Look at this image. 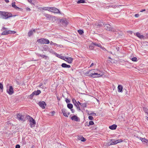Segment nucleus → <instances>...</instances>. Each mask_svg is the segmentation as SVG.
<instances>
[{"mask_svg":"<svg viewBox=\"0 0 148 148\" xmlns=\"http://www.w3.org/2000/svg\"><path fill=\"white\" fill-rule=\"evenodd\" d=\"M104 75L103 72L96 69L91 70L87 71L86 75L93 78L99 77Z\"/></svg>","mask_w":148,"mask_h":148,"instance_id":"f257e3e1","label":"nucleus"},{"mask_svg":"<svg viewBox=\"0 0 148 148\" xmlns=\"http://www.w3.org/2000/svg\"><path fill=\"white\" fill-rule=\"evenodd\" d=\"M16 15L12 16V14L8 12L0 11V18L3 19H7L8 18L15 16Z\"/></svg>","mask_w":148,"mask_h":148,"instance_id":"f03ea898","label":"nucleus"},{"mask_svg":"<svg viewBox=\"0 0 148 148\" xmlns=\"http://www.w3.org/2000/svg\"><path fill=\"white\" fill-rule=\"evenodd\" d=\"M122 141L123 140L121 139L116 140L112 139L110 141V143H108V145H116L118 143L122 142Z\"/></svg>","mask_w":148,"mask_h":148,"instance_id":"7ed1b4c3","label":"nucleus"},{"mask_svg":"<svg viewBox=\"0 0 148 148\" xmlns=\"http://www.w3.org/2000/svg\"><path fill=\"white\" fill-rule=\"evenodd\" d=\"M27 117L29 118V121L30 123V125L31 127L32 128L34 127L36 124V122L35 120L29 116H27Z\"/></svg>","mask_w":148,"mask_h":148,"instance_id":"20e7f679","label":"nucleus"},{"mask_svg":"<svg viewBox=\"0 0 148 148\" xmlns=\"http://www.w3.org/2000/svg\"><path fill=\"white\" fill-rule=\"evenodd\" d=\"M38 42L41 44H48L50 42L49 40L46 38H41L38 40Z\"/></svg>","mask_w":148,"mask_h":148,"instance_id":"39448f33","label":"nucleus"},{"mask_svg":"<svg viewBox=\"0 0 148 148\" xmlns=\"http://www.w3.org/2000/svg\"><path fill=\"white\" fill-rule=\"evenodd\" d=\"M104 27L107 30L111 31L113 32H116V30L111 27V26L109 25L106 24Z\"/></svg>","mask_w":148,"mask_h":148,"instance_id":"423d86ee","label":"nucleus"},{"mask_svg":"<svg viewBox=\"0 0 148 148\" xmlns=\"http://www.w3.org/2000/svg\"><path fill=\"white\" fill-rule=\"evenodd\" d=\"M136 138L139 139L144 144H145L147 145L148 146V140L145 138L139 137L138 136H136Z\"/></svg>","mask_w":148,"mask_h":148,"instance_id":"0eeeda50","label":"nucleus"},{"mask_svg":"<svg viewBox=\"0 0 148 148\" xmlns=\"http://www.w3.org/2000/svg\"><path fill=\"white\" fill-rule=\"evenodd\" d=\"M16 32L14 31H5L3 32L1 34V35H4L8 34L10 33L15 34Z\"/></svg>","mask_w":148,"mask_h":148,"instance_id":"6e6552de","label":"nucleus"},{"mask_svg":"<svg viewBox=\"0 0 148 148\" xmlns=\"http://www.w3.org/2000/svg\"><path fill=\"white\" fill-rule=\"evenodd\" d=\"M17 117L18 119L20 121H24L25 120L24 116L21 115V114H18L17 115Z\"/></svg>","mask_w":148,"mask_h":148,"instance_id":"1a4fd4ad","label":"nucleus"},{"mask_svg":"<svg viewBox=\"0 0 148 148\" xmlns=\"http://www.w3.org/2000/svg\"><path fill=\"white\" fill-rule=\"evenodd\" d=\"M72 101L74 105L77 107L78 110L80 111L81 110L80 108L78 105V103L77 102L76 100L74 99H72Z\"/></svg>","mask_w":148,"mask_h":148,"instance_id":"9d476101","label":"nucleus"},{"mask_svg":"<svg viewBox=\"0 0 148 148\" xmlns=\"http://www.w3.org/2000/svg\"><path fill=\"white\" fill-rule=\"evenodd\" d=\"M7 91L9 95H12L14 92L12 87L11 86H10L9 88L7 89Z\"/></svg>","mask_w":148,"mask_h":148,"instance_id":"9b49d317","label":"nucleus"},{"mask_svg":"<svg viewBox=\"0 0 148 148\" xmlns=\"http://www.w3.org/2000/svg\"><path fill=\"white\" fill-rule=\"evenodd\" d=\"M64 60L67 62L69 63H71L73 62V59L71 57H65Z\"/></svg>","mask_w":148,"mask_h":148,"instance_id":"f8f14e48","label":"nucleus"},{"mask_svg":"<svg viewBox=\"0 0 148 148\" xmlns=\"http://www.w3.org/2000/svg\"><path fill=\"white\" fill-rule=\"evenodd\" d=\"M38 104L42 109H44L45 108V106H46V104L44 101L39 102L38 103Z\"/></svg>","mask_w":148,"mask_h":148,"instance_id":"ddd939ff","label":"nucleus"},{"mask_svg":"<svg viewBox=\"0 0 148 148\" xmlns=\"http://www.w3.org/2000/svg\"><path fill=\"white\" fill-rule=\"evenodd\" d=\"M104 25V24L102 22H100L97 23H96L95 25V26L97 28H100L103 25Z\"/></svg>","mask_w":148,"mask_h":148,"instance_id":"4468645a","label":"nucleus"},{"mask_svg":"<svg viewBox=\"0 0 148 148\" xmlns=\"http://www.w3.org/2000/svg\"><path fill=\"white\" fill-rule=\"evenodd\" d=\"M62 113L64 116L68 117V116L69 114V112H67L66 110L64 109H63L62 110Z\"/></svg>","mask_w":148,"mask_h":148,"instance_id":"2eb2a0df","label":"nucleus"},{"mask_svg":"<svg viewBox=\"0 0 148 148\" xmlns=\"http://www.w3.org/2000/svg\"><path fill=\"white\" fill-rule=\"evenodd\" d=\"M51 12H53L54 13H60V14H61V13L59 10L55 8L52 7V8Z\"/></svg>","mask_w":148,"mask_h":148,"instance_id":"dca6fc26","label":"nucleus"},{"mask_svg":"<svg viewBox=\"0 0 148 148\" xmlns=\"http://www.w3.org/2000/svg\"><path fill=\"white\" fill-rule=\"evenodd\" d=\"M71 119L72 120L76 121H79V119L78 117L75 115H74L72 116Z\"/></svg>","mask_w":148,"mask_h":148,"instance_id":"f3484780","label":"nucleus"},{"mask_svg":"<svg viewBox=\"0 0 148 148\" xmlns=\"http://www.w3.org/2000/svg\"><path fill=\"white\" fill-rule=\"evenodd\" d=\"M36 32L35 29H34L33 30H31L28 32V35L29 36H32L34 33H35Z\"/></svg>","mask_w":148,"mask_h":148,"instance_id":"a211bd4d","label":"nucleus"},{"mask_svg":"<svg viewBox=\"0 0 148 148\" xmlns=\"http://www.w3.org/2000/svg\"><path fill=\"white\" fill-rule=\"evenodd\" d=\"M77 139L79 140H81L82 141L84 142L86 141V139L84 137L81 136H78Z\"/></svg>","mask_w":148,"mask_h":148,"instance_id":"6ab92c4d","label":"nucleus"},{"mask_svg":"<svg viewBox=\"0 0 148 148\" xmlns=\"http://www.w3.org/2000/svg\"><path fill=\"white\" fill-rule=\"evenodd\" d=\"M136 36L140 39L143 38L144 37V36L143 35H141L139 32H137L136 33Z\"/></svg>","mask_w":148,"mask_h":148,"instance_id":"aec40b11","label":"nucleus"},{"mask_svg":"<svg viewBox=\"0 0 148 148\" xmlns=\"http://www.w3.org/2000/svg\"><path fill=\"white\" fill-rule=\"evenodd\" d=\"M62 66L63 68H69L71 67V66L67 65L65 63H62L61 65Z\"/></svg>","mask_w":148,"mask_h":148,"instance_id":"412c9836","label":"nucleus"},{"mask_svg":"<svg viewBox=\"0 0 148 148\" xmlns=\"http://www.w3.org/2000/svg\"><path fill=\"white\" fill-rule=\"evenodd\" d=\"M117 125H116L114 124L109 127V128L112 130H115L116 129Z\"/></svg>","mask_w":148,"mask_h":148,"instance_id":"4be33fe9","label":"nucleus"},{"mask_svg":"<svg viewBox=\"0 0 148 148\" xmlns=\"http://www.w3.org/2000/svg\"><path fill=\"white\" fill-rule=\"evenodd\" d=\"M41 92V91L40 90H38L37 91H35L33 92V94H34V95H38L40 94Z\"/></svg>","mask_w":148,"mask_h":148,"instance_id":"5701e85b","label":"nucleus"},{"mask_svg":"<svg viewBox=\"0 0 148 148\" xmlns=\"http://www.w3.org/2000/svg\"><path fill=\"white\" fill-rule=\"evenodd\" d=\"M60 22H62L64 23L66 25H67L68 24V22L67 20L65 18H62L60 20Z\"/></svg>","mask_w":148,"mask_h":148,"instance_id":"b1692460","label":"nucleus"},{"mask_svg":"<svg viewBox=\"0 0 148 148\" xmlns=\"http://www.w3.org/2000/svg\"><path fill=\"white\" fill-rule=\"evenodd\" d=\"M123 86L121 85H119L118 87V91L119 92H122L123 89Z\"/></svg>","mask_w":148,"mask_h":148,"instance_id":"393cba45","label":"nucleus"},{"mask_svg":"<svg viewBox=\"0 0 148 148\" xmlns=\"http://www.w3.org/2000/svg\"><path fill=\"white\" fill-rule=\"evenodd\" d=\"M44 16L48 19L50 20L51 18V15L48 14H44Z\"/></svg>","mask_w":148,"mask_h":148,"instance_id":"a878e982","label":"nucleus"},{"mask_svg":"<svg viewBox=\"0 0 148 148\" xmlns=\"http://www.w3.org/2000/svg\"><path fill=\"white\" fill-rule=\"evenodd\" d=\"M56 56L58 58H60L63 60L64 59V58L65 57L64 56H62L58 54L57 53L56 54Z\"/></svg>","mask_w":148,"mask_h":148,"instance_id":"bb28decb","label":"nucleus"},{"mask_svg":"<svg viewBox=\"0 0 148 148\" xmlns=\"http://www.w3.org/2000/svg\"><path fill=\"white\" fill-rule=\"evenodd\" d=\"M94 45L93 44V42L91 43L89 46V48L91 50H93L94 49Z\"/></svg>","mask_w":148,"mask_h":148,"instance_id":"cd10ccee","label":"nucleus"},{"mask_svg":"<svg viewBox=\"0 0 148 148\" xmlns=\"http://www.w3.org/2000/svg\"><path fill=\"white\" fill-rule=\"evenodd\" d=\"M37 56L38 57H41L43 58H47V56H46L45 55H41L40 54H38Z\"/></svg>","mask_w":148,"mask_h":148,"instance_id":"c85d7f7f","label":"nucleus"},{"mask_svg":"<svg viewBox=\"0 0 148 148\" xmlns=\"http://www.w3.org/2000/svg\"><path fill=\"white\" fill-rule=\"evenodd\" d=\"M15 3V2H14V3H12V6L16 9H19V7H17V6H16V5Z\"/></svg>","mask_w":148,"mask_h":148,"instance_id":"c756f323","label":"nucleus"},{"mask_svg":"<svg viewBox=\"0 0 148 148\" xmlns=\"http://www.w3.org/2000/svg\"><path fill=\"white\" fill-rule=\"evenodd\" d=\"M67 106L69 109H71L73 107V105L71 103H68L67 105Z\"/></svg>","mask_w":148,"mask_h":148,"instance_id":"7c9ffc66","label":"nucleus"},{"mask_svg":"<svg viewBox=\"0 0 148 148\" xmlns=\"http://www.w3.org/2000/svg\"><path fill=\"white\" fill-rule=\"evenodd\" d=\"M93 44H94V45H95V46H97L98 47H100L101 46V45L100 43H96L95 42H93Z\"/></svg>","mask_w":148,"mask_h":148,"instance_id":"2f4dec72","label":"nucleus"},{"mask_svg":"<svg viewBox=\"0 0 148 148\" xmlns=\"http://www.w3.org/2000/svg\"><path fill=\"white\" fill-rule=\"evenodd\" d=\"M80 106H81L83 108H85V107H86L87 103H81Z\"/></svg>","mask_w":148,"mask_h":148,"instance_id":"473e14b6","label":"nucleus"},{"mask_svg":"<svg viewBox=\"0 0 148 148\" xmlns=\"http://www.w3.org/2000/svg\"><path fill=\"white\" fill-rule=\"evenodd\" d=\"M143 109L144 111L147 114V115L148 116V109L145 108H143Z\"/></svg>","mask_w":148,"mask_h":148,"instance_id":"72a5a7b5","label":"nucleus"},{"mask_svg":"<svg viewBox=\"0 0 148 148\" xmlns=\"http://www.w3.org/2000/svg\"><path fill=\"white\" fill-rule=\"evenodd\" d=\"M85 2L84 0H79L77 1V3H85Z\"/></svg>","mask_w":148,"mask_h":148,"instance_id":"f704fd0d","label":"nucleus"},{"mask_svg":"<svg viewBox=\"0 0 148 148\" xmlns=\"http://www.w3.org/2000/svg\"><path fill=\"white\" fill-rule=\"evenodd\" d=\"M50 45H54L55 46H57L58 45L57 44H56V43H54L52 41H51L50 42Z\"/></svg>","mask_w":148,"mask_h":148,"instance_id":"c9c22d12","label":"nucleus"},{"mask_svg":"<svg viewBox=\"0 0 148 148\" xmlns=\"http://www.w3.org/2000/svg\"><path fill=\"white\" fill-rule=\"evenodd\" d=\"M78 32L80 35L84 33L83 31L81 30H78Z\"/></svg>","mask_w":148,"mask_h":148,"instance_id":"e433bc0d","label":"nucleus"},{"mask_svg":"<svg viewBox=\"0 0 148 148\" xmlns=\"http://www.w3.org/2000/svg\"><path fill=\"white\" fill-rule=\"evenodd\" d=\"M131 60L133 61L136 62L137 61V58L136 57H135L132 58Z\"/></svg>","mask_w":148,"mask_h":148,"instance_id":"4c0bfd02","label":"nucleus"},{"mask_svg":"<svg viewBox=\"0 0 148 148\" xmlns=\"http://www.w3.org/2000/svg\"><path fill=\"white\" fill-rule=\"evenodd\" d=\"M34 95V94H33V92H32V93L29 96V98L31 99H32Z\"/></svg>","mask_w":148,"mask_h":148,"instance_id":"58836bf2","label":"nucleus"},{"mask_svg":"<svg viewBox=\"0 0 148 148\" xmlns=\"http://www.w3.org/2000/svg\"><path fill=\"white\" fill-rule=\"evenodd\" d=\"M52 7H47V10H48L49 11L51 12L52 11Z\"/></svg>","mask_w":148,"mask_h":148,"instance_id":"ea45409f","label":"nucleus"},{"mask_svg":"<svg viewBox=\"0 0 148 148\" xmlns=\"http://www.w3.org/2000/svg\"><path fill=\"white\" fill-rule=\"evenodd\" d=\"M89 124L90 125H92L94 124V123L92 121H90L89 122Z\"/></svg>","mask_w":148,"mask_h":148,"instance_id":"a19ab883","label":"nucleus"},{"mask_svg":"<svg viewBox=\"0 0 148 148\" xmlns=\"http://www.w3.org/2000/svg\"><path fill=\"white\" fill-rule=\"evenodd\" d=\"M88 119L90 120H92L93 119V118L92 116H88Z\"/></svg>","mask_w":148,"mask_h":148,"instance_id":"79ce46f5","label":"nucleus"},{"mask_svg":"<svg viewBox=\"0 0 148 148\" xmlns=\"http://www.w3.org/2000/svg\"><path fill=\"white\" fill-rule=\"evenodd\" d=\"M100 48L102 49L104 51H108L104 47H102L101 45Z\"/></svg>","mask_w":148,"mask_h":148,"instance_id":"37998d69","label":"nucleus"},{"mask_svg":"<svg viewBox=\"0 0 148 148\" xmlns=\"http://www.w3.org/2000/svg\"><path fill=\"white\" fill-rule=\"evenodd\" d=\"M3 88V85L1 83H0V89L2 90Z\"/></svg>","mask_w":148,"mask_h":148,"instance_id":"c03bdc74","label":"nucleus"},{"mask_svg":"<svg viewBox=\"0 0 148 148\" xmlns=\"http://www.w3.org/2000/svg\"><path fill=\"white\" fill-rule=\"evenodd\" d=\"M29 2L31 3L32 4H34V3L32 2L33 0H28Z\"/></svg>","mask_w":148,"mask_h":148,"instance_id":"a18cd8bd","label":"nucleus"},{"mask_svg":"<svg viewBox=\"0 0 148 148\" xmlns=\"http://www.w3.org/2000/svg\"><path fill=\"white\" fill-rule=\"evenodd\" d=\"M66 103H69L70 102V100L69 99H66Z\"/></svg>","mask_w":148,"mask_h":148,"instance_id":"49530a36","label":"nucleus"},{"mask_svg":"<svg viewBox=\"0 0 148 148\" xmlns=\"http://www.w3.org/2000/svg\"><path fill=\"white\" fill-rule=\"evenodd\" d=\"M16 148H20V146L19 145H17L16 146Z\"/></svg>","mask_w":148,"mask_h":148,"instance_id":"de8ad7c7","label":"nucleus"},{"mask_svg":"<svg viewBox=\"0 0 148 148\" xmlns=\"http://www.w3.org/2000/svg\"><path fill=\"white\" fill-rule=\"evenodd\" d=\"M109 7H113V8H115V7L116 6V5H115L113 6V5H109Z\"/></svg>","mask_w":148,"mask_h":148,"instance_id":"09e8293b","label":"nucleus"},{"mask_svg":"<svg viewBox=\"0 0 148 148\" xmlns=\"http://www.w3.org/2000/svg\"><path fill=\"white\" fill-rule=\"evenodd\" d=\"M134 16L136 17L137 18L139 17V14H135Z\"/></svg>","mask_w":148,"mask_h":148,"instance_id":"8fccbe9b","label":"nucleus"},{"mask_svg":"<svg viewBox=\"0 0 148 148\" xmlns=\"http://www.w3.org/2000/svg\"><path fill=\"white\" fill-rule=\"evenodd\" d=\"M26 9L27 11H30L31 10V9L30 8H28V7H27L26 8Z\"/></svg>","mask_w":148,"mask_h":148,"instance_id":"3c124183","label":"nucleus"},{"mask_svg":"<svg viewBox=\"0 0 148 148\" xmlns=\"http://www.w3.org/2000/svg\"><path fill=\"white\" fill-rule=\"evenodd\" d=\"M128 33L132 34L133 33V32L132 31H128Z\"/></svg>","mask_w":148,"mask_h":148,"instance_id":"603ef678","label":"nucleus"},{"mask_svg":"<svg viewBox=\"0 0 148 148\" xmlns=\"http://www.w3.org/2000/svg\"><path fill=\"white\" fill-rule=\"evenodd\" d=\"M42 10H47V7H44L42 8Z\"/></svg>","mask_w":148,"mask_h":148,"instance_id":"864d4df0","label":"nucleus"},{"mask_svg":"<svg viewBox=\"0 0 148 148\" xmlns=\"http://www.w3.org/2000/svg\"><path fill=\"white\" fill-rule=\"evenodd\" d=\"M145 11V9H142V10H140V12H143L144 11Z\"/></svg>","mask_w":148,"mask_h":148,"instance_id":"5fc2aeb1","label":"nucleus"},{"mask_svg":"<svg viewBox=\"0 0 148 148\" xmlns=\"http://www.w3.org/2000/svg\"><path fill=\"white\" fill-rule=\"evenodd\" d=\"M94 114L96 115V114L95 113H92L91 114H89V115H93Z\"/></svg>","mask_w":148,"mask_h":148,"instance_id":"6e6d98bb","label":"nucleus"},{"mask_svg":"<svg viewBox=\"0 0 148 148\" xmlns=\"http://www.w3.org/2000/svg\"><path fill=\"white\" fill-rule=\"evenodd\" d=\"M6 29V28L5 27H3V28H2L1 30H4V29Z\"/></svg>","mask_w":148,"mask_h":148,"instance_id":"4d7b16f0","label":"nucleus"},{"mask_svg":"<svg viewBox=\"0 0 148 148\" xmlns=\"http://www.w3.org/2000/svg\"><path fill=\"white\" fill-rule=\"evenodd\" d=\"M78 103V105L79 106V105H81V103L79 102V101H78L77 102Z\"/></svg>","mask_w":148,"mask_h":148,"instance_id":"13d9d810","label":"nucleus"},{"mask_svg":"<svg viewBox=\"0 0 148 148\" xmlns=\"http://www.w3.org/2000/svg\"><path fill=\"white\" fill-rule=\"evenodd\" d=\"M51 113L52 115H53L54 114L55 112L54 111H53Z\"/></svg>","mask_w":148,"mask_h":148,"instance_id":"bf43d9fd","label":"nucleus"},{"mask_svg":"<svg viewBox=\"0 0 148 148\" xmlns=\"http://www.w3.org/2000/svg\"><path fill=\"white\" fill-rule=\"evenodd\" d=\"M94 64L93 63H92L90 65V67H91L92 66H93Z\"/></svg>","mask_w":148,"mask_h":148,"instance_id":"052dcab7","label":"nucleus"},{"mask_svg":"<svg viewBox=\"0 0 148 148\" xmlns=\"http://www.w3.org/2000/svg\"><path fill=\"white\" fill-rule=\"evenodd\" d=\"M107 52L112 54V52L111 51H107Z\"/></svg>","mask_w":148,"mask_h":148,"instance_id":"680f3d73","label":"nucleus"},{"mask_svg":"<svg viewBox=\"0 0 148 148\" xmlns=\"http://www.w3.org/2000/svg\"><path fill=\"white\" fill-rule=\"evenodd\" d=\"M116 49L117 50V51H118L119 50V48L118 47L117 48V47H116Z\"/></svg>","mask_w":148,"mask_h":148,"instance_id":"e2e57ef3","label":"nucleus"},{"mask_svg":"<svg viewBox=\"0 0 148 148\" xmlns=\"http://www.w3.org/2000/svg\"><path fill=\"white\" fill-rule=\"evenodd\" d=\"M57 99L58 100H60V98H59L58 97H57Z\"/></svg>","mask_w":148,"mask_h":148,"instance_id":"0e129e2a","label":"nucleus"},{"mask_svg":"<svg viewBox=\"0 0 148 148\" xmlns=\"http://www.w3.org/2000/svg\"><path fill=\"white\" fill-rule=\"evenodd\" d=\"M146 119H147L148 121V116H146Z\"/></svg>","mask_w":148,"mask_h":148,"instance_id":"69168bd1","label":"nucleus"},{"mask_svg":"<svg viewBox=\"0 0 148 148\" xmlns=\"http://www.w3.org/2000/svg\"><path fill=\"white\" fill-rule=\"evenodd\" d=\"M71 110L72 111V112H73V109H71Z\"/></svg>","mask_w":148,"mask_h":148,"instance_id":"338daca9","label":"nucleus"},{"mask_svg":"<svg viewBox=\"0 0 148 148\" xmlns=\"http://www.w3.org/2000/svg\"><path fill=\"white\" fill-rule=\"evenodd\" d=\"M24 144H25V142H24Z\"/></svg>","mask_w":148,"mask_h":148,"instance_id":"774afa93","label":"nucleus"}]
</instances>
